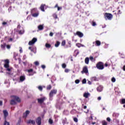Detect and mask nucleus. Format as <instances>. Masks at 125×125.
<instances>
[{
  "label": "nucleus",
  "instance_id": "nucleus-5",
  "mask_svg": "<svg viewBox=\"0 0 125 125\" xmlns=\"http://www.w3.org/2000/svg\"><path fill=\"white\" fill-rule=\"evenodd\" d=\"M82 74H87L88 73V69H87V66H84L83 68V70L81 71Z\"/></svg>",
  "mask_w": 125,
  "mask_h": 125
},
{
  "label": "nucleus",
  "instance_id": "nucleus-18",
  "mask_svg": "<svg viewBox=\"0 0 125 125\" xmlns=\"http://www.w3.org/2000/svg\"><path fill=\"white\" fill-rule=\"evenodd\" d=\"M26 80V77H25V76H21L20 77V82H24V80Z\"/></svg>",
  "mask_w": 125,
  "mask_h": 125
},
{
  "label": "nucleus",
  "instance_id": "nucleus-56",
  "mask_svg": "<svg viewBox=\"0 0 125 125\" xmlns=\"http://www.w3.org/2000/svg\"><path fill=\"white\" fill-rule=\"evenodd\" d=\"M64 72H65V73H68V72H69V69H65V70H64Z\"/></svg>",
  "mask_w": 125,
  "mask_h": 125
},
{
  "label": "nucleus",
  "instance_id": "nucleus-12",
  "mask_svg": "<svg viewBox=\"0 0 125 125\" xmlns=\"http://www.w3.org/2000/svg\"><path fill=\"white\" fill-rule=\"evenodd\" d=\"M28 73H32V74H30L29 76H33L34 75V74H36V71H34L33 69H30L27 70Z\"/></svg>",
  "mask_w": 125,
  "mask_h": 125
},
{
  "label": "nucleus",
  "instance_id": "nucleus-41",
  "mask_svg": "<svg viewBox=\"0 0 125 125\" xmlns=\"http://www.w3.org/2000/svg\"><path fill=\"white\" fill-rule=\"evenodd\" d=\"M38 89H39L40 91H42V86H39Z\"/></svg>",
  "mask_w": 125,
  "mask_h": 125
},
{
  "label": "nucleus",
  "instance_id": "nucleus-63",
  "mask_svg": "<svg viewBox=\"0 0 125 125\" xmlns=\"http://www.w3.org/2000/svg\"><path fill=\"white\" fill-rule=\"evenodd\" d=\"M123 70L125 71V65L123 66Z\"/></svg>",
  "mask_w": 125,
  "mask_h": 125
},
{
  "label": "nucleus",
  "instance_id": "nucleus-61",
  "mask_svg": "<svg viewBox=\"0 0 125 125\" xmlns=\"http://www.w3.org/2000/svg\"><path fill=\"white\" fill-rule=\"evenodd\" d=\"M59 6H58V4H56L55 6V8H56V7H59Z\"/></svg>",
  "mask_w": 125,
  "mask_h": 125
},
{
  "label": "nucleus",
  "instance_id": "nucleus-25",
  "mask_svg": "<svg viewBox=\"0 0 125 125\" xmlns=\"http://www.w3.org/2000/svg\"><path fill=\"white\" fill-rule=\"evenodd\" d=\"M45 46L46 48H50V47H51V44L48 43H46L45 45Z\"/></svg>",
  "mask_w": 125,
  "mask_h": 125
},
{
  "label": "nucleus",
  "instance_id": "nucleus-59",
  "mask_svg": "<svg viewBox=\"0 0 125 125\" xmlns=\"http://www.w3.org/2000/svg\"><path fill=\"white\" fill-rule=\"evenodd\" d=\"M18 123H19V124H21V118H19V120L18 121Z\"/></svg>",
  "mask_w": 125,
  "mask_h": 125
},
{
  "label": "nucleus",
  "instance_id": "nucleus-55",
  "mask_svg": "<svg viewBox=\"0 0 125 125\" xmlns=\"http://www.w3.org/2000/svg\"><path fill=\"white\" fill-rule=\"evenodd\" d=\"M6 69H7V71L8 72H10V71H11V69L9 68V67L6 68Z\"/></svg>",
  "mask_w": 125,
  "mask_h": 125
},
{
  "label": "nucleus",
  "instance_id": "nucleus-58",
  "mask_svg": "<svg viewBox=\"0 0 125 125\" xmlns=\"http://www.w3.org/2000/svg\"><path fill=\"white\" fill-rule=\"evenodd\" d=\"M0 106H2V101H0Z\"/></svg>",
  "mask_w": 125,
  "mask_h": 125
},
{
  "label": "nucleus",
  "instance_id": "nucleus-1",
  "mask_svg": "<svg viewBox=\"0 0 125 125\" xmlns=\"http://www.w3.org/2000/svg\"><path fill=\"white\" fill-rule=\"evenodd\" d=\"M11 97L13 99L10 101V104L11 105H15L16 104V102H21L20 98L16 96H11Z\"/></svg>",
  "mask_w": 125,
  "mask_h": 125
},
{
  "label": "nucleus",
  "instance_id": "nucleus-33",
  "mask_svg": "<svg viewBox=\"0 0 125 125\" xmlns=\"http://www.w3.org/2000/svg\"><path fill=\"white\" fill-rule=\"evenodd\" d=\"M5 46H6V43H4L3 44H1V48H5Z\"/></svg>",
  "mask_w": 125,
  "mask_h": 125
},
{
  "label": "nucleus",
  "instance_id": "nucleus-49",
  "mask_svg": "<svg viewBox=\"0 0 125 125\" xmlns=\"http://www.w3.org/2000/svg\"><path fill=\"white\" fill-rule=\"evenodd\" d=\"M6 47L8 49H10V47H11L10 45H7Z\"/></svg>",
  "mask_w": 125,
  "mask_h": 125
},
{
  "label": "nucleus",
  "instance_id": "nucleus-48",
  "mask_svg": "<svg viewBox=\"0 0 125 125\" xmlns=\"http://www.w3.org/2000/svg\"><path fill=\"white\" fill-rule=\"evenodd\" d=\"M7 22L3 21L2 23V25H3V26H4V25H7Z\"/></svg>",
  "mask_w": 125,
  "mask_h": 125
},
{
  "label": "nucleus",
  "instance_id": "nucleus-43",
  "mask_svg": "<svg viewBox=\"0 0 125 125\" xmlns=\"http://www.w3.org/2000/svg\"><path fill=\"white\" fill-rule=\"evenodd\" d=\"M111 82H112V83H115V82H116V78H115V77H113L111 79Z\"/></svg>",
  "mask_w": 125,
  "mask_h": 125
},
{
  "label": "nucleus",
  "instance_id": "nucleus-7",
  "mask_svg": "<svg viewBox=\"0 0 125 125\" xmlns=\"http://www.w3.org/2000/svg\"><path fill=\"white\" fill-rule=\"evenodd\" d=\"M37 39L36 38H34L31 41L28 42L29 45H33L35 44V43L37 42Z\"/></svg>",
  "mask_w": 125,
  "mask_h": 125
},
{
  "label": "nucleus",
  "instance_id": "nucleus-13",
  "mask_svg": "<svg viewBox=\"0 0 125 125\" xmlns=\"http://www.w3.org/2000/svg\"><path fill=\"white\" fill-rule=\"evenodd\" d=\"M3 115H4V118L5 120H6V118H7L8 116V112H7V110H3Z\"/></svg>",
  "mask_w": 125,
  "mask_h": 125
},
{
  "label": "nucleus",
  "instance_id": "nucleus-45",
  "mask_svg": "<svg viewBox=\"0 0 125 125\" xmlns=\"http://www.w3.org/2000/svg\"><path fill=\"white\" fill-rule=\"evenodd\" d=\"M73 120L75 123H78V118L77 117L74 118Z\"/></svg>",
  "mask_w": 125,
  "mask_h": 125
},
{
  "label": "nucleus",
  "instance_id": "nucleus-47",
  "mask_svg": "<svg viewBox=\"0 0 125 125\" xmlns=\"http://www.w3.org/2000/svg\"><path fill=\"white\" fill-rule=\"evenodd\" d=\"M89 59H90V60H91V61H93V60H94V58L92 56H90Z\"/></svg>",
  "mask_w": 125,
  "mask_h": 125
},
{
  "label": "nucleus",
  "instance_id": "nucleus-19",
  "mask_svg": "<svg viewBox=\"0 0 125 125\" xmlns=\"http://www.w3.org/2000/svg\"><path fill=\"white\" fill-rule=\"evenodd\" d=\"M97 90L99 92H101L103 90V87L102 86H99L97 88Z\"/></svg>",
  "mask_w": 125,
  "mask_h": 125
},
{
  "label": "nucleus",
  "instance_id": "nucleus-16",
  "mask_svg": "<svg viewBox=\"0 0 125 125\" xmlns=\"http://www.w3.org/2000/svg\"><path fill=\"white\" fill-rule=\"evenodd\" d=\"M27 124L29 125V124H31V125H36V122L34 120H29L27 121Z\"/></svg>",
  "mask_w": 125,
  "mask_h": 125
},
{
  "label": "nucleus",
  "instance_id": "nucleus-37",
  "mask_svg": "<svg viewBox=\"0 0 125 125\" xmlns=\"http://www.w3.org/2000/svg\"><path fill=\"white\" fill-rule=\"evenodd\" d=\"M66 66L67 65H66V63H62V67L63 69H65V68H66Z\"/></svg>",
  "mask_w": 125,
  "mask_h": 125
},
{
  "label": "nucleus",
  "instance_id": "nucleus-52",
  "mask_svg": "<svg viewBox=\"0 0 125 125\" xmlns=\"http://www.w3.org/2000/svg\"><path fill=\"white\" fill-rule=\"evenodd\" d=\"M41 67L42 69H45V65H42Z\"/></svg>",
  "mask_w": 125,
  "mask_h": 125
},
{
  "label": "nucleus",
  "instance_id": "nucleus-2",
  "mask_svg": "<svg viewBox=\"0 0 125 125\" xmlns=\"http://www.w3.org/2000/svg\"><path fill=\"white\" fill-rule=\"evenodd\" d=\"M104 18L105 20H112V18H113V15L110 13H105L104 14Z\"/></svg>",
  "mask_w": 125,
  "mask_h": 125
},
{
  "label": "nucleus",
  "instance_id": "nucleus-27",
  "mask_svg": "<svg viewBox=\"0 0 125 125\" xmlns=\"http://www.w3.org/2000/svg\"><path fill=\"white\" fill-rule=\"evenodd\" d=\"M91 81L96 82V81H97V78H96V77H93L91 78Z\"/></svg>",
  "mask_w": 125,
  "mask_h": 125
},
{
  "label": "nucleus",
  "instance_id": "nucleus-15",
  "mask_svg": "<svg viewBox=\"0 0 125 125\" xmlns=\"http://www.w3.org/2000/svg\"><path fill=\"white\" fill-rule=\"evenodd\" d=\"M30 114V111L26 110L25 113L23 114V118H26V117H28V115Z\"/></svg>",
  "mask_w": 125,
  "mask_h": 125
},
{
  "label": "nucleus",
  "instance_id": "nucleus-24",
  "mask_svg": "<svg viewBox=\"0 0 125 125\" xmlns=\"http://www.w3.org/2000/svg\"><path fill=\"white\" fill-rule=\"evenodd\" d=\"M38 28L40 31H42V30H43V25L41 24L38 26Z\"/></svg>",
  "mask_w": 125,
  "mask_h": 125
},
{
  "label": "nucleus",
  "instance_id": "nucleus-39",
  "mask_svg": "<svg viewBox=\"0 0 125 125\" xmlns=\"http://www.w3.org/2000/svg\"><path fill=\"white\" fill-rule=\"evenodd\" d=\"M53 17L54 19H57V15L56 14H54L53 15Z\"/></svg>",
  "mask_w": 125,
  "mask_h": 125
},
{
  "label": "nucleus",
  "instance_id": "nucleus-50",
  "mask_svg": "<svg viewBox=\"0 0 125 125\" xmlns=\"http://www.w3.org/2000/svg\"><path fill=\"white\" fill-rule=\"evenodd\" d=\"M104 66H105V67H108V66H110V64H108V63L106 62L104 64Z\"/></svg>",
  "mask_w": 125,
  "mask_h": 125
},
{
  "label": "nucleus",
  "instance_id": "nucleus-9",
  "mask_svg": "<svg viewBox=\"0 0 125 125\" xmlns=\"http://www.w3.org/2000/svg\"><path fill=\"white\" fill-rule=\"evenodd\" d=\"M74 35L75 36H78V37L79 38H83V33L81 32L80 31H77Z\"/></svg>",
  "mask_w": 125,
  "mask_h": 125
},
{
  "label": "nucleus",
  "instance_id": "nucleus-6",
  "mask_svg": "<svg viewBox=\"0 0 125 125\" xmlns=\"http://www.w3.org/2000/svg\"><path fill=\"white\" fill-rule=\"evenodd\" d=\"M37 39L36 38H34L31 41L28 42L29 45H33L35 44V43L37 42Z\"/></svg>",
  "mask_w": 125,
  "mask_h": 125
},
{
  "label": "nucleus",
  "instance_id": "nucleus-54",
  "mask_svg": "<svg viewBox=\"0 0 125 125\" xmlns=\"http://www.w3.org/2000/svg\"><path fill=\"white\" fill-rule=\"evenodd\" d=\"M49 36L50 37H53V33L50 32L49 34Z\"/></svg>",
  "mask_w": 125,
  "mask_h": 125
},
{
  "label": "nucleus",
  "instance_id": "nucleus-26",
  "mask_svg": "<svg viewBox=\"0 0 125 125\" xmlns=\"http://www.w3.org/2000/svg\"><path fill=\"white\" fill-rule=\"evenodd\" d=\"M102 125H108V123H107L106 121L103 120L102 121Z\"/></svg>",
  "mask_w": 125,
  "mask_h": 125
},
{
  "label": "nucleus",
  "instance_id": "nucleus-21",
  "mask_svg": "<svg viewBox=\"0 0 125 125\" xmlns=\"http://www.w3.org/2000/svg\"><path fill=\"white\" fill-rule=\"evenodd\" d=\"M84 62L85 64H86L87 65H88V64H89V58H88V57L85 58L84 60Z\"/></svg>",
  "mask_w": 125,
  "mask_h": 125
},
{
  "label": "nucleus",
  "instance_id": "nucleus-29",
  "mask_svg": "<svg viewBox=\"0 0 125 125\" xmlns=\"http://www.w3.org/2000/svg\"><path fill=\"white\" fill-rule=\"evenodd\" d=\"M120 103L121 104H125V99H122L120 100Z\"/></svg>",
  "mask_w": 125,
  "mask_h": 125
},
{
  "label": "nucleus",
  "instance_id": "nucleus-34",
  "mask_svg": "<svg viewBox=\"0 0 125 125\" xmlns=\"http://www.w3.org/2000/svg\"><path fill=\"white\" fill-rule=\"evenodd\" d=\"M65 44H66V41L65 40H63L62 42V46H65Z\"/></svg>",
  "mask_w": 125,
  "mask_h": 125
},
{
  "label": "nucleus",
  "instance_id": "nucleus-32",
  "mask_svg": "<svg viewBox=\"0 0 125 125\" xmlns=\"http://www.w3.org/2000/svg\"><path fill=\"white\" fill-rule=\"evenodd\" d=\"M52 86H51V85H48V86H47V90H50V89H51Z\"/></svg>",
  "mask_w": 125,
  "mask_h": 125
},
{
  "label": "nucleus",
  "instance_id": "nucleus-35",
  "mask_svg": "<svg viewBox=\"0 0 125 125\" xmlns=\"http://www.w3.org/2000/svg\"><path fill=\"white\" fill-rule=\"evenodd\" d=\"M82 83L83 84H84L86 83V79H83L82 81Z\"/></svg>",
  "mask_w": 125,
  "mask_h": 125
},
{
  "label": "nucleus",
  "instance_id": "nucleus-57",
  "mask_svg": "<svg viewBox=\"0 0 125 125\" xmlns=\"http://www.w3.org/2000/svg\"><path fill=\"white\" fill-rule=\"evenodd\" d=\"M20 53H22V52H23V50H22V48H21V49H20Z\"/></svg>",
  "mask_w": 125,
  "mask_h": 125
},
{
  "label": "nucleus",
  "instance_id": "nucleus-31",
  "mask_svg": "<svg viewBox=\"0 0 125 125\" xmlns=\"http://www.w3.org/2000/svg\"><path fill=\"white\" fill-rule=\"evenodd\" d=\"M24 30H19L18 31L19 35H23L24 34Z\"/></svg>",
  "mask_w": 125,
  "mask_h": 125
},
{
  "label": "nucleus",
  "instance_id": "nucleus-51",
  "mask_svg": "<svg viewBox=\"0 0 125 125\" xmlns=\"http://www.w3.org/2000/svg\"><path fill=\"white\" fill-rule=\"evenodd\" d=\"M76 46H78V47H81V43H77Z\"/></svg>",
  "mask_w": 125,
  "mask_h": 125
},
{
  "label": "nucleus",
  "instance_id": "nucleus-8",
  "mask_svg": "<svg viewBox=\"0 0 125 125\" xmlns=\"http://www.w3.org/2000/svg\"><path fill=\"white\" fill-rule=\"evenodd\" d=\"M4 68H9V60H4Z\"/></svg>",
  "mask_w": 125,
  "mask_h": 125
},
{
  "label": "nucleus",
  "instance_id": "nucleus-30",
  "mask_svg": "<svg viewBox=\"0 0 125 125\" xmlns=\"http://www.w3.org/2000/svg\"><path fill=\"white\" fill-rule=\"evenodd\" d=\"M3 125H10L9 122H8L6 120H5L4 122V124Z\"/></svg>",
  "mask_w": 125,
  "mask_h": 125
},
{
  "label": "nucleus",
  "instance_id": "nucleus-42",
  "mask_svg": "<svg viewBox=\"0 0 125 125\" xmlns=\"http://www.w3.org/2000/svg\"><path fill=\"white\" fill-rule=\"evenodd\" d=\"M28 49L29 50H31L32 52H34V49L33 48V47H29Z\"/></svg>",
  "mask_w": 125,
  "mask_h": 125
},
{
  "label": "nucleus",
  "instance_id": "nucleus-4",
  "mask_svg": "<svg viewBox=\"0 0 125 125\" xmlns=\"http://www.w3.org/2000/svg\"><path fill=\"white\" fill-rule=\"evenodd\" d=\"M56 93H57V90L53 89L50 91V93L49 94V96L50 98H51L53 97V95H54V94H56Z\"/></svg>",
  "mask_w": 125,
  "mask_h": 125
},
{
  "label": "nucleus",
  "instance_id": "nucleus-53",
  "mask_svg": "<svg viewBox=\"0 0 125 125\" xmlns=\"http://www.w3.org/2000/svg\"><path fill=\"white\" fill-rule=\"evenodd\" d=\"M117 14L119 15V14H122V12H121V10H118Z\"/></svg>",
  "mask_w": 125,
  "mask_h": 125
},
{
  "label": "nucleus",
  "instance_id": "nucleus-38",
  "mask_svg": "<svg viewBox=\"0 0 125 125\" xmlns=\"http://www.w3.org/2000/svg\"><path fill=\"white\" fill-rule=\"evenodd\" d=\"M92 26H93L94 27L95 26H96V22L94 21H92Z\"/></svg>",
  "mask_w": 125,
  "mask_h": 125
},
{
  "label": "nucleus",
  "instance_id": "nucleus-10",
  "mask_svg": "<svg viewBox=\"0 0 125 125\" xmlns=\"http://www.w3.org/2000/svg\"><path fill=\"white\" fill-rule=\"evenodd\" d=\"M38 102L39 103V104H42L43 102H44V100H45V98L43 97L41 99H38Z\"/></svg>",
  "mask_w": 125,
  "mask_h": 125
},
{
  "label": "nucleus",
  "instance_id": "nucleus-46",
  "mask_svg": "<svg viewBox=\"0 0 125 125\" xmlns=\"http://www.w3.org/2000/svg\"><path fill=\"white\" fill-rule=\"evenodd\" d=\"M106 121L108 122V123H110V122H111V119L110 118V117H107L106 118Z\"/></svg>",
  "mask_w": 125,
  "mask_h": 125
},
{
  "label": "nucleus",
  "instance_id": "nucleus-14",
  "mask_svg": "<svg viewBox=\"0 0 125 125\" xmlns=\"http://www.w3.org/2000/svg\"><path fill=\"white\" fill-rule=\"evenodd\" d=\"M45 6V4H42L40 8L41 10V11H42L43 12H44L45 10H44V7Z\"/></svg>",
  "mask_w": 125,
  "mask_h": 125
},
{
  "label": "nucleus",
  "instance_id": "nucleus-20",
  "mask_svg": "<svg viewBox=\"0 0 125 125\" xmlns=\"http://www.w3.org/2000/svg\"><path fill=\"white\" fill-rule=\"evenodd\" d=\"M95 45H96V46H99L101 45V42L98 40L96 41Z\"/></svg>",
  "mask_w": 125,
  "mask_h": 125
},
{
  "label": "nucleus",
  "instance_id": "nucleus-17",
  "mask_svg": "<svg viewBox=\"0 0 125 125\" xmlns=\"http://www.w3.org/2000/svg\"><path fill=\"white\" fill-rule=\"evenodd\" d=\"M38 12V10L37 9V8H34L33 9H32L31 10V14H33L34 13H36Z\"/></svg>",
  "mask_w": 125,
  "mask_h": 125
},
{
  "label": "nucleus",
  "instance_id": "nucleus-28",
  "mask_svg": "<svg viewBox=\"0 0 125 125\" xmlns=\"http://www.w3.org/2000/svg\"><path fill=\"white\" fill-rule=\"evenodd\" d=\"M60 45V42L59 41H57L56 43L55 44V46L56 47H58L59 45Z\"/></svg>",
  "mask_w": 125,
  "mask_h": 125
},
{
  "label": "nucleus",
  "instance_id": "nucleus-60",
  "mask_svg": "<svg viewBox=\"0 0 125 125\" xmlns=\"http://www.w3.org/2000/svg\"><path fill=\"white\" fill-rule=\"evenodd\" d=\"M12 41H13V39L12 38H10V39H9V42H12Z\"/></svg>",
  "mask_w": 125,
  "mask_h": 125
},
{
  "label": "nucleus",
  "instance_id": "nucleus-11",
  "mask_svg": "<svg viewBox=\"0 0 125 125\" xmlns=\"http://www.w3.org/2000/svg\"><path fill=\"white\" fill-rule=\"evenodd\" d=\"M36 123L38 125H42V118L39 117L36 119Z\"/></svg>",
  "mask_w": 125,
  "mask_h": 125
},
{
  "label": "nucleus",
  "instance_id": "nucleus-62",
  "mask_svg": "<svg viewBox=\"0 0 125 125\" xmlns=\"http://www.w3.org/2000/svg\"><path fill=\"white\" fill-rule=\"evenodd\" d=\"M60 9H62V8H61L60 7H58V10L59 11Z\"/></svg>",
  "mask_w": 125,
  "mask_h": 125
},
{
  "label": "nucleus",
  "instance_id": "nucleus-44",
  "mask_svg": "<svg viewBox=\"0 0 125 125\" xmlns=\"http://www.w3.org/2000/svg\"><path fill=\"white\" fill-rule=\"evenodd\" d=\"M49 123L50 124V125H52L53 124V121L50 119L49 120Z\"/></svg>",
  "mask_w": 125,
  "mask_h": 125
},
{
  "label": "nucleus",
  "instance_id": "nucleus-22",
  "mask_svg": "<svg viewBox=\"0 0 125 125\" xmlns=\"http://www.w3.org/2000/svg\"><path fill=\"white\" fill-rule=\"evenodd\" d=\"M83 97L85 98H87L88 97H89V93L88 92H85L83 95Z\"/></svg>",
  "mask_w": 125,
  "mask_h": 125
},
{
  "label": "nucleus",
  "instance_id": "nucleus-23",
  "mask_svg": "<svg viewBox=\"0 0 125 125\" xmlns=\"http://www.w3.org/2000/svg\"><path fill=\"white\" fill-rule=\"evenodd\" d=\"M39 12H37L36 13L31 14V15L33 17H38V16H39Z\"/></svg>",
  "mask_w": 125,
  "mask_h": 125
},
{
  "label": "nucleus",
  "instance_id": "nucleus-40",
  "mask_svg": "<svg viewBox=\"0 0 125 125\" xmlns=\"http://www.w3.org/2000/svg\"><path fill=\"white\" fill-rule=\"evenodd\" d=\"M80 80L77 79L76 80H75V83L78 84V83H80Z\"/></svg>",
  "mask_w": 125,
  "mask_h": 125
},
{
  "label": "nucleus",
  "instance_id": "nucleus-36",
  "mask_svg": "<svg viewBox=\"0 0 125 125\" xmlns=\"http://www.w3.org/2000/svg\"><path fill=\"white\" fill-rule=\"evenodd\" d=\"M34 64L35 66H39L40 65V62H39L38 61H36L34 62Z\"/></svg>",
  "mask_w": 125,
  "mask_h": 125
},
{
  "label": "nucleus",
  "instance_id": "nucleus-3",
  "mask_svg": "<svg viewBox=\"0 0 125 125\" xmlns=\"http://www.w3.org/2000/svg\"><path fill=\"white\" fill-rule=\"evenodd\" d=\"M96 67L99 70H103L104 69V63L101 62H99L97 63Z\"/></svg>",
  "mask_w": 125,
  "mask_h": 125
},
{
  "label": "nucleus",
  "instance_id": "nucleus-64",
  "mask_svg": "<svg viewBox=\"0 0 125 125\" xmlns=\"http://www.w3.org/2000/svg\"><path fill=\"white\" fill-rule=\"evenodd\" d=\"M101 99V97H98V100L100 101Z\"/></svg>",
  "mask_w": 125,
  "mask_h": 125
}]
</instances>
